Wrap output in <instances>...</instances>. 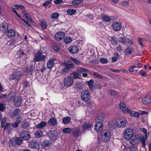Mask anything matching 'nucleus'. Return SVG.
Listing matches in <instances>:
<instances>
[{
  "label": "nucleus",
  "instance_id": "obj_1",
  "mask_svg": "<svg viewBox=\"0 0 151 151\" xmlns=\"http://www.w3.org/2000/svg\"><path fill=\"white\" fill-rule=\"evenodd\" d=\"M101 140L104 142H107L110 140L111 135L110 132L108 130L103 131L101 133Z\"/></svg>",
  "mask_w": 151,
  "mask_h": 151
},
{
  "label": "nucleus",
  "instance_id": "obj_2",
  "mask_svg": "<svg viewBox=\"0 0 151 151\" xmlns=\"http://www.w3.org/2000/svg\"><path fill=\"white\" fill-rule=\"evenodd\" d=\"M46 58V56L45 55H42L41 52H38L35 54L33 62L34 63L39 61L43 62L45 60Z\"/></svg>",
  "mask_w": 151,
  "mask_h": 151
},
{
  "label": "nucleus",
  "instance_id": "obj_3",
  "mask_svg": "<svg viewBox=\"0 0 151 151\" xmlns=\"http://www.w3.org/2000/svg\"><path fill=\"white\" fill-rule=\"evenodd\" d=\"M81 99L84 101H87L90 99L91 94L88 90L83 91L81 93Z\"/></svg>",
  "mask_w": 151,
  "mask_h": 151
},
{
  "label": "nucleus",
  "instance_id": "obj_4",
  "mask_svg": "<svg viewBox=\"0 0 151 151\" xmlns=\"http://www.w3.org/2000/svg\"><path fill=\"white\" fill-rule=\"evenodd\" d=\"M127 123L126 119L124 118H120L116 120V125L119 127H125Z\"/></svg>",
  "mask_w": 151,
  "mask_h": 151
},
{
  "label": "nucleus",
  "instance_id": "obj_5",
  "mask_svg": "<svg viewBox=\"0 0 151 151\" xmlns=\"http://www.w3.org/2000/svg\"><path fill=\"white\" fill-rule=\"evenodd\" d=\"M133 135V132L131 129H126L124 134V137L127 140L130 139Z\"/></svg>",
  "mask_w": 151,
  "mask_h": 151
},
{
  "label": "nucleus",
  "instance_id": "obj_6",
  "mask_svg": "<svg viewBox=\"0 0 151 151\" xmlns=\"http://www.w3.org/2000/svg\"><path fill=\"white\" fill-rule=\"evenodd\" d=\"M73 83V79L70 77L67 76L64 79V85L65 87H68L71 86Z\"/></svg>",
  "mask_w": 151,
  "mask_h": 151
},
{
  "label": "nucleus",
  "instance_id": "obj_7",
  "mask_svg": "<svg viewBox=\"0 0 151 151\" xmlns=\"http://www.w3.org/2000/svg\"><path fill=\"white\" fill-rule=\"evenodd\" d=\"M119 41L123 44H126L127 43L132 45L133 43L132 40L128 38H127L124 37H122L118 39Z\"/></svg>",
  "mask_w": 151,
  "mask_h": 151
},
{
  "label": "nucleus",
  "instance_id": "obj_8",
  "mask_svg": "<svg viewBox=\"0 0 151 151\" xmlns=\"http://www.w3.org/2000/svg\"><path fill=\"white\" fill-rule=\"evenodd\" d=\"M83 85L82 83L78 81L74 83L73 88L75 89V91H78L83 89Z\"/></svg>",
  "mask_w": 151,
  "mask_h": 151
},
{
  "label": "nucleus",
  "instance_id": "obj_9",
  "mask_svg": "<svg viewBox=\"0 0 151 151\" xmlns=\"http://www.w3.org/2000/svg\"><path fill=\"white\" fill-rule=\"evenodd\" d=\"M20 136L24 140H27L30 138V134L27 131L22 130L20 132Z\"/></svg>",
  "mask_w": 151,
  "mask_h": 151
},
{
  "label": "nucleus",
  "instance_id": "obj_10",
  "mask_svg": "<svg viewBox=\"0 0 151 151\" xmlns=\"http://www.w3.org/2000/svg\"><path fill=\"white\" fill-rule=\"evenodd\" d=\"M111 27L115 31H118L121 29L122 25L118 22H113Z\"/></svg>",
  "mask_w": 151,
  "mask_h": 151
},
{
  "label": "nucleus",
  "instance_id": "obj_11",
  "mask_svg": "<svg viewBox=\"0 0 151 151\" xmlns=\"http://www.w3.org/2000/svg\"><path fill=\"white\" fill-rule=\"evenodd\" d=\"M65 35V34L63 32H59L55 34V37L57 40L60 41L63 39Z\"/></svg>",
  "mask_w": 151,
  "mask_h": 151
},
{
  "label": "nucleus",
  "instance_id": "obj_12",
  "mask_svg": "<svg viewBox=\"0 0 151 151\" xmlns=\"http://www.w3.org/2000/svg\"><path fill=\"white\" fill-rule=\"evenodd\" d=\"M120 108L124 113H128L130 110L126 106V104L123 102H121L119 104Z\"/></svg>",
  "mask_w": 151,
  "mask_h": 151
},
{
  "label": "nucleus",
  "instance_id": "obj_13",
  "mask_svg": "<svg viewBox=\"0 0 151 151\" xmlns=\"http://www.w3.org/2000/svg\"><path fill=\"white\" fill-rule=\"evenodd\" d=\"M1 30L4 33H6L8 30V24L6 22L2 23L1 26Z\"/></svg>",
  "mask_w": 151,
  "mask_h": 151
},
{
  "label": "nucleus",
  "instance_id": "obj_14",
  "mask_svg": "<svg viewBox=\"0 0 151 151\" xmlns=\"http://www.w3.org/2000/svg\"><path fill=\"white\" fill-rule=\"evenodd\" d=\"M103 127V123L98 121L95 126V129L96 131L99 132L102 129Z\"/></svg>",
  "mask_w": 151,
  "mask_h": 151
},
{
  "label": "nucleus",
  "instance_id": "obj_15",
  "mask_svg": "<svg viewBox=\"0 0 151 151\" xmlns=\"http://www.w3.org/2000/svg\"><path fill=\"white\" fill-rule=\"evenodd\" d=\"M6 33L7 36L9 38H12L15 35V32L12 29L8 30Z\"/></svg>",
  "mask_w": 151,
  "mask_h": 151
},
{
  "label": "nucleus",
  "instance_id": "obj_16",
  "mask_svg": "<svg viewBox=\"0 0 151 151\" xmlns=\"http://www.w3.org/2000/svg\"><path fill=\"white\" fill-rule=\"evenodd\" d=\"M68 50L70 53H75L78 51V48L76 46H73L70 47L68 48Z\"/></svg>",
  "mask_w": 151,
  "mask_h": 151
},
{
  "label": "nucleus",
  "instance_id": "obj_17",
  "mask_svg": "<svg viewBox=\"0 0 151 151\" xmlns=\"http://www.w3.org/2000/svg\"><path fill=\"white\" fill-rule=\"evenodd\" d=\"M81 134V132L78 129H75L73 130L72 134L76 138H78Z\"/></svg>",
  "mask_w": 151,
  "mask_h": 151
},
{
  "label": "nucleus",
  "instance_id": "obj_18",
  "mask_svg": "<svg viewBox=\"0 0 151 151\" xmlns=\"http://www.w3.org/2000/svg\"><path fill=\"white\" fill-rule=\"evenodd\" d=\"M55 59L53 58L52 59L49 60L47 62V68L49 69H51L53 66L54 64V61Z\"/></svg>",
  "mask_w": 151,
  "mask_h": 151
},
{
  "label": "nucleus",
  "instance_id": "obj_19",
  "mask_svg": "<svg viewBox=\"0 0 151 151\" xmlns=\"http://www.w3.org/2000/svg\"><path fill=\"white\" fill-rule=\"evenodd\" d=\"M92 124L88 123H84L82 124V126L84 132L87 129H89L91 127Z\"/></svg>",
  "mask_w": 151,
  "mask_h": 151
},
{
  "label": "nucleus",
  "instance_id": "obj_20",
  "mask_svg": "<svg viewBox=\"0 0 151 151\" xmlns=\"http://www.w3.org/2000/svg\"><path fill=\"white\" fill-rule=\"evenodd\" d=\"M106 115L104 113H100L98 116V121L102 122L106 118Z\"/></svg>",
  "mask_w": 151,
  "mask_h": 151
},
{
  "label": "nucleus",
  "instance_id": "obj_21",
  "mask_svg": "<svg viewBox=\"0 0 151 151\" xmlns=\"http://www.w3.org/2000/svg\"><path fill=\"white\" fill-rule=\"evenodd\" d=\"M29 147L32 148H35L37 149L39 148L38 143L35 142V140H32L29 143Z\"/></svg>",
  "mask_w": 151,
  "mask_h": 151
},
{
  "label": "nucleus",
  "instance_id": "obj_22",
  "mask_svg": "<svg viewBox=\"0 0 151 151\" xmlns=\"http://www.w3.org/2000/svg\"><path fill=\"white\" fill-rule=\"evenodd\" d=\"M12 129V128L11 126V124L10 123H7L4 127L3 130H6L9 134L10 133Z\"/></svg>",
  "mask_w": 151,
  "mask_h": 151
},
{
  "label": "nucleus",
  "instance_id": "obj_23",
  "mask_svg": "<svg viewBox=\"0 0 151 151\" xmlns=\"http://www.w3.org/2000/svg\"><path fill=\"white\" fill-rule=\"evenodd\" d=\"M7 101L10 102L12 101H14L15 99V95L13 92L9 93L7 96Z\"/></svg>",
  "mask_w": 151,
  "mask_h": 151
},
{
  "label": "nucleus",
  "instance_id": "obj_24",
  "mask_svg": "<svg viewBox=\"0 0 151 151\" xmlns=\"http://www.w3.org/2000/svg\"><path fill=\"white\" fill-rule=\"evenodd\" d=\"M48 124L51 126H55L57 124V121L54 118H52L48 121Z\"/></svg>",
  "mask_w": 151,
  "mask_h": 151
},
{
  "label": "nucleus",
  "instance_id": "obj_25",
  "mask_svg": "<svg viewBox=\"0 0 151 151\" xmlns=\"http://www.w3.org/2000/svg\"><path fill=\"white\" fill-rule=\"evenodd\" d=\"M14 102L15 106H20L22 103V99L20 97H17L16 98H15Z\"/></svg>",
  "mask_w": 151,
  "mask_h": 151
},
{
  "label": "nucleus",
  "instance_id": "obj_26",
  "mask_svg": "<svg viewBox=\"0 0 151 151\" xmlns=\"http://www.w3.org/2000/svg\"><path fill=\"white\" fill-rule=\"evenodd\" d=\"M50 133L51 135L50 137L52 139H56L57 137L58 133L56 131H51L50 132Z\"/></svg>",
  "mask_w": 151,
  "mask_h": 151
},
{
  "label": "nucleus",
  "instance_id": "obj_27",
  "mask_svg": "<svg viewBox=\"0 0 151 151\" xmlns=\"http://www.w3.org/2000/svg\"><path fill=\"white\" fill-rule=\"evenodd\" d=\"M133 51V49L132 46L127 47L125 50V54L127 55H131Z\"/></svg>",
  "mask_w": 151,
  "mask_h": 151
},
{
  "label": "nucleus",
  "instance_id": "obj_28",
  "mask_svg": "<svg viewBox=\"0 0 151 151\" xmlns=\"http://www.w3.org/2000/svg\"><path fill=\"white\" fill-rule=\"evenodd\" d=\"M70 120V118L69 116L63 117L62 119V122L64 124H66L69 123Z\"/></svg>",
  "mask_w": 151,
  "mask_h": 151
},
{
  "label": "nucleus",
  "instance_id": "obj_29",
  "mask_svg": "<svg viewBox=\"0 0 151 151\" xmlns=\"http://www.w3.org/2000/svg\"><path fill=\"white\" fill-rule=\"evenodd\" d=\"M103 21L106 22H109L111 21L110 17L108 15H104L102 16Z\"/></svg>",
  "mask_w": 151,
  "mask_h": 151
},
{
  "label": "nucleus",
  "instance_id": "obj_30",
  "mask_svg": "<svg viewBox=\"0 0 151 151\" xmlns=\"http://www.w3.org/2000/svg\"><path fill=\"white\" fill-rule=\"evenodd\" d=\"M86 103V105L87 107H89L91 108L93 107L94 106V104L93 101L91 100L90 99L88 101H85Z\"/></svg>",
  "mask_w": 151,
  "mask_h": 151
},
{
  "label": "nucleus",
  "instance_id": "obj_31",
  "mask_svg": "<svg viewBox=\"0 0 151 151\" xmlns=\"http://www.w3.org/2000/svg\"><path fill=\"white\" fill-rule=\"evenodd\" d=\"M138 138L136 137V135L134 137V139L132 138L130 139L129 141L130 144L132 145H134L137 143V141L138 140Z\"/></svg>",
  "mask_w": 151,
  "mask_h": 151
},
{
  "label": "nucleus",
  "instance_id": "obj_32",
  "mask_svg": "<svg viewBox=\"0 0 151 151\" xmlns=\"http://www.w3.org/2000/svg\"><path fill=\"white\" fill-rule=\"evenodd\" d=\"M63 64L64 65L65 67L67 68L69 71L74 67L73 64L72 63H63Z\"/></svg>",
  "mask_w": 151,
  "mask_h": 151
},
{
  "label": "nucleus",
  "instance_id": "obj_33",
  "mask_svg": "<svg viewBox=\"0 0 151 151\" xmlns=\"http://www.w3.org/2000/svg\"><path fill=\"white\" fill-rule=\"evenodd\" d=\"M128 113L131 116L135 117H138L140 114L137 112L133 111L131 112L130 110H129Z\"/></svg>",
  "mask_w": 151,
  "mask_h": 151
},
{
  "label": "nucleus",
  "instance_id": "obj_34",
  "mask_svg": "<svg viewBox=\"0 0 151 151\" xmlns=\"http://www.w3.org/2000/svg\"><path fill=\"white\" fill-rule=\"evenodd\" d=\"M46 123L45 122H42L37 124L36 127L38 129H41L44 127L46 125Z\"/></svg>",
  "mask_w": 151,
  "mask_h": 151
},
{
  "label": "nucleus",
  "instance_id": "obj_35",
  "mask_svg": "<svg viewBox=\"0 0 151 151\" xmlns=\"http://www.w3.org/2000/svg\"><path fill=\"white\" fill-rule=\"evenodd\" d=\"M71 77L73 79L80 78L79 77V73L76 72H74L70 74Z\"/></svg>",
  "mask_w": 151,
  "mask_h": 151
},
{
  "label": "nucleus",
  "instance_id": "obj_36",
  "mask_svg": "<svg viewBox=\"0 0 151 151\" xmlns=\"http://www.w3.org/2000/svg\"><path fill=\"white\" fill-rule=\"evenodd\" d=\"M15 143L18 145H20L22 142V141L19 137H16L15 140Z\"/></svg>",
  "mask_w": 151,
  "mask_h": 151
},
{
  "label": "nucleus",
  "instance_id": "obj_37",
  "mask_svg": "<svg viewBox=\"0 0 151 151\" xmlns=\"http://www.w3.org/2000/svg\"><path fill=\"white\" fill-rule=\"evenodd\" d=\"M14 74H15V77H16L17 80H19L22 77L21 73L19 71H16Z\"/></svg>",
  "mask_w": 151,
  "mask_h": 151
},
{
  "label": "nucleus",
  "instance_id": "obj_38",
  "mask_svg": "<svg viewBox=\"0 0 151 151\" xmlns=\"http://www.w3.org/2000/svg\"><path fill=\"white\" fill-rule=\"evenodd\" d=\"M94 87L96 89H100L102 88V86L99 82H96L94 83Z\"/></svg>",
  "mask_w": 151,
  "mask_h": 151
},
{
  "label": "nucleus",
  "instance_id": "obj_39",
  "mask_svg": "<svg viewBox=\"0 0 151 151\" xmlns=\"http://www.w3.org/2000/svg\"><path fill=\"white\" fill-rule=\"evenodd\" d=\"M87 82L88 85L90 89L91 90H93V81L92 79H91L90 81H87Z\"/></svg>",
  "mask_w": 151,
  "mask_h": 151
},
{
  "label": "nucleus",
  "instance_id": "obj_40",
  "mask_svg": "<svg viewBox=\"0 0 151 151\" xmlns=\"http://www.w3.org/2000/svg\"><path fill=\"white\" fill-rule=\"evenodd\" d=\"M35 69V67L33 65H31L30 67L29 68L27 69V71L28 73H29L30 74L32 75V72L34 71Z\"/></svg>",
  "mask_w": 151,
  "mask_h": 151
},
{
  "label": "nucleus",
  "instance_id": "obj_41",
  "mask_svg": "<svg viewBox=\"0 0 151 151\" xmlns=\"http://www.w3.org/2000/svg\"><path fill=\"white\" fill-rule=\"evenodd\" d=\"M42 133L41 130H38L35 133V135L36 137L40 138L42 137Z\"/></svg>",
  "mask_w": 151,
  "mask_h": 151
},
{
  "label": "nucleus",
  "instance_id": "obj_42",
  "mask_svg": "<svg viewBox=\"0 0 151 151\" xmlns=\"http://www.w3.org/2000/svg\"><path fill=\"white\" fill-rule=\"evenodd\" d=\"M40 26L44 29H46L47 27V24L46 22L42 20L41 21Z\"/></svg>",
  "mask_w": 151,
  "mask_h": 151
},
{
  "label": "nucleus",
  "instance_id": "obj_43",
  "mask_svg": "<svg viewBox=\"0 0 151 151\" xmlns=\"http://www.w3.org/2000/svg\"><path fill=\"white\" fill-rule=\"evenodd\" d=\"M72 41V39L70 37H65L64 39V42L68 44L70 43Z\"/></svg>",
  "mask_w": 151,
  "mask_h": 151
},
{
  "label": "nucleus",
  "instance_id": "obj_44",
  "mask_svg": "<svg viewBox=\"0 0 151 151\" xmlns=\"http://www.w3.org/2000/svg\"><path fill=\"white\" fill-rule=\"evenodd\" d=\"M76 12V11L74 9H69L67 10V13L69 15H73Z\"/></svg>",
  "mask_w": 151,
  "mask_h": 151
},
{
  "label": "nucleus",
  "instance_id": "obj_45",
  "mask_svg": "<svg viewBox=\"0 0 151 151\" xmlns=\"http://www.w3.org/2000/svg\"><path fill=\"white\" fill-rule=\"evenodd\" d=\"M51 143L50 141L48 140H45L43 141L42 143V145L45 147H49Z\"/></svg>",
  "mask_w": 151,
  "mask_h": 151
},
{
  "label": "nucleus",
  "instance_id": "obj_46",
  "mask_svg": "<svg viewBox=\"0 0 151 151\" xmlns=\"http://www.w3.org/2000/svg\"><path fill=\"white\" fill-rule=\"evenodd\" d=\"M142 102L144 104H146L151 102V98H147L145 99H143Z\"/></svg>",
  "mask_w": 151,
  "mask_h": 151
},
{
  "label": "nucleus",
  "instance_id": "obj_47",
  "mask_svg": "<svg viewBox=\"0 0 151 151\" xmlns=\"http://www.w3.org/2000/svg\"><path fill=\"white\" fill-rule=\"evenodd\" d=\"M59 14L57 12H54L51 15V17L53 19H56L58 18L59 16Z\"/></svg>",
  "mask_w": 151,
  "mask_h": 151
},
{
  "label": "nucleus",
  "instance_id": "obj_48",
  "mask_svg": "<svg viewBox=\"0 0 151 151\" xmlns=\"http://www.w3.org/2000/svg\"><path fill=\"white\" fill-rule=\"evenodd\" d=\"M139 140L142 143V146L144 147L145 146L146 140L144 137H142L140 138Z\"/></svg>",
  "mask_w": 151,
  "mask_h": 151
},
{
  "label": "nucleus",
  "instance_id": "obj_49",
  "mask_svg": "<svg viewBox=\"0 0 151 151\" xmlns=\"http://www.w3.org/2000/svg\"><path fill=\"white\" fill-rule=\"evenodd\" d=\"M72 130L69 127H66L63 129V132L65 133H69Z\"/></svg>",
  "mask_w": 151,
  "mask_h": 151
},
{
  "label": "nucleus",
  "instance_id": "obj_50",
  "mask_svg": "<svg viewBox=\"0 0 151 151\" xmlns=\"http://www.w3.org/2000/svg\"><path fill=\"white\" fill-rule=\"evenodd\" d=\"M82 1V0H74L71 2V4L75 5H77L81 3Z\"/></svg>",
  "mask_w": 151,
  "mask_h": 151
},
{
  "label": "nucleus",
  "instance_id": "obj_51",
  "mask_svg": "<svg viewBox=\"0 0 151 151\" xmlns=\"http://www.w3.org/2000/svg\"><path fill=\"white\" fill-rule=\"evenodd\" d=\"M68 72L69 70L67 69L65 67L62 69L61 73L62 74L64 75L68 73Z\"/></svg>",
  "mask_w": 151,
  "mask_h": 151
},
{
  "label": "nucleus",
  "instance_id": "obj_52",
  "mask_svg": "<svg viewBox=\"0 0 151 151\" xmlns=\"http://www.w3.org/2000/svg\"><path fill=\"white\" fill-rule=\"evenodd\" d=\"M78 70L82 72H88L89 71L87 69L81 67H78Z\"/></svg>",
  "mask_w": 151,
  "mask_h": 151
},
{
  "label": "nucleus",
  "instance_id": "obj_53",
  "mask_svg": "<svg viewBox=\"0 0 151 151\" xmlns=\"http://www.w3.org/2000/svg\"><path fill=\"white\" fill-rule=\"evenodd\" d=\"M100 61L103 64L106 63H108V60L106 58H100L99 59Z\"/></svg>",
  "mask_w": 151,
  "mask_h": 151
},
{
  "label": "nucleus",
  "instance_id": "obj_54",
  "mask_svg": "<svg viewBox=\"0 0 151 151\" xmlns=\"http://www.w3.org/2000/svg\"><path fill=\"white\" fill-rule=\"evenodd\" d=\"M5 108V105L3 102L0 103V111H3Z\"/></svg>",
  "mask_w": 151,
  "mask_h": 151
},
{
  "label": "nucleus",
  "instance_id": "obj_55",
  "mask_svg": "<svg viewBox=\"0 0 151 151\" xmlns=\"http://www.w3.org/2000/svg\"><path fill=\"white\" fill-rule=\"evenodd\" d=\"M13 6H15L16 7H17V9H18L19 8H20L22 9V10L24 9V7L22 5L20 4H15Z\"/></svg>",
  "mask_w": 151,
  "mask_h": 151
},
{
  "label": "nucleus",
  "instance_id": "obj_56",
  "mask_svg": "<svg viewBox=\"0 0 151 151\" xmlns=\"http://www.w3.org/2000/svg\"><path fill=\"white\" fill-rule=\"evenodd\" d=\"M29 126V124L27 122H24L22 125V127L24 129L28 128Z\"/></svg>",
  "mask_w": 151,
  "mask_h": 151
},
{
  "label": "nucleus",
  "instance_id": "obj_57",
  "mask_svg": "<svg viewBox=\"0 0 151 151\" xmlns=\"http://www.w3.org/2000/svg\"><path fill=\"white\" fill-rule=\"evenodd\" d=\"M20 113V110L18 109H15L13 113V114L15 116H17Z\"/></svg>",
  "mask_w": 151,
  "mask_h": 151
},
{
  "label": "nucleus",
  "instance_id": "obj_58",
  "mask_svg": "<svg viewBox=\"0 0 151 151\" xmlns=\"http://www.w3.org/2000/svg\"><path fill=\"white\" fill-rule=\"evenodd\" d=\"M72 59L73 61L77 65H80L81 64V62L77 60L76 59L72 58Z\"/></svg>",
  "mask_w": 151,
  "mask_h": 151
},
{
  "label": "nucleus",
  "instance_id": "obj_59",
  "mask_svg": "<svg viewBox=\"0 0 151 151\" xmlns=\"http://www.w3.org/2000/svg\"><path fill=\"white\" fill-rule=\"evenodd\" d=\"M22 120V118L21 116H18L17 118L16 121L19 124L21 122Z\"/></svg>",
  "mask_w": 151,
  "mask_h": 151
},
{
  "label": "nucleus",
  "instance_id": "obj_60",
  "mask_svg": "<svg viewBox=\"0 0 151 151\" xmlns=\"http://www.w3.org/2000/svg\"><path fill=\"white\" fill-rule=\"evenodd\" d=\"M93 75L95 77L98 78L99 79H103L102 76L100 74H97L96 73H93Z\"/></svg>",
  "mask_w": 151,
  "mask_h": 151
},
{
  "label": "nucleus",
  "instance_id": "obj_61",
  "mask_svg": "<svg viewBox=\"0 0 151 151\" xmlns=\"http://www.w3.org/2000/svg\"><path fill=\"white\" fill-rule=\"evenodd\" d=\"M110 95H116L117 94L116 91L114 90H111L109 93Z\"/></svg>",
  "mask_w": 151,
  "mask_h": 151
},
{
  "label": "nucleus",
  "instance_id": "obj_62",
  "mask_svg": "<svg viewBox=\"0 0 151 151\" xmlns=\"http://www.w3.org/2000/svg\"><path fill=\"white\" fill-rule=\"evenodd\" d=\"M109 125L110 127L114 128L116 127V125L115 123L112 122H109Z\"/></svg>",
  "mask_w": 151,
  "mask_h": 151
},
{
  "label": "nucleus",
  "instance_id": "obj_63",
  "mask_svg": "<svg viewBox=\"0 0 151 151\" xmlns=\"http://www.w3.org/2000/svg\"><path fill=\"white\" fill-rule=\"evenodd\" d=\"M139 74L142 76H146L147 73L143 70H141L139 71Z\"/></svg>",
  "mask_w": 151,
  "mask_h": 151
},
{
  "label": "nucleus",
  "instance_id": "obj_64",
  "mask_svg": "<svg viewBox=\"0 0 151 151\" xmlns=\"http://www.w3.org/2000/svg\"><path fill=\"white\" fill-rule=\"evenodd\" d=\"M19 125V124L16 121L15 122L11 124V126L12 127L14 128H17L18 127Z\"/></svg>",
  "mask_w": 151,
  "mask_h": 151
}]
</instances>
